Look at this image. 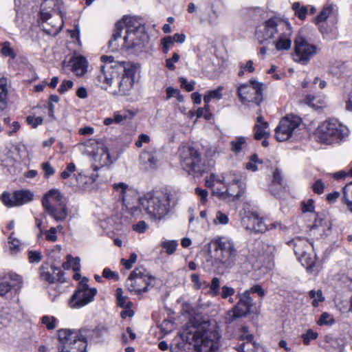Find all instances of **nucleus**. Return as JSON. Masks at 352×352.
Masks as SVG:
<instances>
[{"mask_svg":"<svg viewBox=\"0 0 352 352\" xmlns=\"http://www.w3.org/2000/svg\"><path fill=\"white\" fill-rule=\"evenodd\" d=\"M138 256L135 253H132L130 255L129 259H124L121 260L122 264L125 267L126 269L129 270L131 268L132 265L135 263L137 260Z\"/></svg>","mask_w":352,"mask_h":352,"instance_id":"e2e57ef3","label":"nucleus"},{"mask_svg":"<svg viewBox=\"0 0 352 352\" xmlns=\"http://www.w3.org/2000/svg\"><path fill=\"white\" fill-rule=\"evenodd\" d=\"M52 273L49 272L45 267H41L39 270L41 278L50 283H53L56 281L65 282L64 273L59 267H52Z\"/></svg>","mask_w":352,"mask_h":352,"instance_id":"4be33fe9","label":"nucleus"},{"mask_svg":"<svg viewBox=\"0 0 352 352\" xmlns=\"http://www.w3.org/2000/svg\"><path fill=\"white\" fill-rule=\"evenodd\" d=\"M325 188V184L323 183V182L321 179H317L312 185H311V189L314 191V192L321 195L323 193L324 190Z\"/></svg>","mask_w":352,"mask_h":352,"instance_id":"6e6d98bb","label":"nucleus"},{"mask_svg":"<svg viewBox=\"0 0 352 352\" xmlns=\"http://www.w3.org/2000/svg\"><path fill=\"white\" fill-rule=\"evenodd\" d=\"M306 103L314 108H320L324 104V100L316 96H307L305 98Z\"/></svg>","mask_w":352,"mask_h":352,"instance_id":"a18cd8bd","label":"nucleus"},{"mask_svg":"<svg viewBox=\"0 0 352 352\" xmlns=\"http://www.w3.org/2000/svg\"><path fill=\"white\" fill-rule=\"evenodd\" d=\"M97 294L96 288H90L87 284L78 286L69 300L71 308H80L91 302Z\"/></svg>","mask_w":352,"mask_h":352,"instance_id":"2eb2a0df","label":"nucleus"},{"mask_svg":"<svg viewBox=\"0 0 352 352\" xmlns=\"http://www.w3.org/2000/svg\"><path fill=\"white\" fill-rule=\"evenodd\" d=\"M237 252L215 253L214 261L226 268L232 267L236 263Z\"/></svg>","mask_w":352,"mask_h":352,"instance_id":"cd10ccee","label":"nucleus"},{"mask_svg":"<svg viewBox=\"0 0 352 352\" xmlns=\"http://www.w3.org/2000/svg\"><path fill=\"white\" fill-rule=\"evenodd\" d=\"M146 39L141 22L135 16H124L116 23L109 45L112 50H118L119 47L132 49L144 45Z\"/></svg>","mask_w":352,"mask_h":352,"instance_id":"f257e3e1","label":"nucleus"},{"mask_svg":"<svg viewBox=\"0 0 352 352\" xmlns=\"http://www.w3.org/2000/svg\"><path fill=\"white\" fill-rule=\"evenodd\" d=\"M191 280L193 283V288L196 290L201 289L203 285L208 286V284L206 281L202 283L200 280L199 276L197 274H193L191 275Z\"/></svg>","mask_w":352,"mask_h":352,"instance_id":"680f3d73","label":"nucleus"},{"mask_svg":"<svg viewBox=\"0 0 352 352\" xmlns=\"http://www.w3.org/2000/svg\"><path fill=\"white\" fill-rule=\"evenodd\" d=\"M1 200L8 208L16 207L14 192H3L1 195Z\"/></svg>","mask_w":352,"mask_h":352,"instance_id":"ea45409f","label":"nucleus"},{"mask_svg":"<svg viewBox=\"0 0 352 352\" xmlns=\"http://www.w3.org/2000/svg\"><path fill=\"white\" fill-rule=\"evenodd\" d=\"M269 126L268 123H264L263 125L255 124L254 127V137L256 140H259L261 139H267L270 137V132L267 129Z\"/></svg>","mask_w":352,"mask_h":352,"instance_id":"c9c22d12","label":"nucleus"},{"mask_svg":"<svg viewBox=\"0 0 352 352\" xmlns=\"http://www.w3.org/2000/svg\"><path fill=\"white\" fill-rule=\"evenodd\" d=\"M223 87L222 86L218 87L217 89L212 91H209L204 97V100L206 103L205 109L208 110L209 109L208 103L212 99L220 100L222 98V91Z\"/></svg>","mask_w":352,"mask_h":352,"instance_id":"e433bc0d","label":"nucleus"},{"mask_svg":"<svg viewBox=\"0 0 352 352\" xmlns=\"http://www.w3.org/2000/svg\"><path fill=\"white\" fill-rule=\"evenodd\" d=\"M215 253L237 252L235 243L229 238L220 236L214 241Z\"/></svg>","mask_w":352,"mask_h":352,"instance_id":"a878e982","label":"nucleus"},{"mask_svg":"<svg viewBox=\"0 0 352 352\" xmlns=\"http://www.w3.org/2000/svg\"><path fill=\"white\" fill-rule=\"evenodd\" d=\"M258 344L252 341H246L245 342L239 345L237 351L239 352H256L258 348Z\"/></svg>","mask_w":352,"mask_h":352,"instance_id":"37998d69","label":"nucleus"},{"mask_svg":"<svg viewBox=\"0 0 352 352\" xmlns=\"http://www.w3.org/2000/svg\"><path fill=\"white\" fill-rule=\"evenodd\" d=\"M179 60V55L177 53H174L171 58H168L166 60V66L170 70H174L175 67V63H177Z\"/></svg>","mask_w":352,"mask_h":352,"instance_id":"338daca9","label":"nucleus"},{"mask_svg":"<svg viewBox=\"0 0 352 352\" xmlns=\"http://www.w3.org/2000/svg\"><path fill=\"white\" fill-rule=\"evenodd\" d=\"M69 65L77 76H82L87 71V61L84 56L80 55H75L72 57Z\"/></svg>","mask_w":352,"mask_h":352,"instance_id":"b1692460","label":"nucleus"},{"mask_svg":"<svg viewBox=\"0 0 352 352\" xmlns=\"http://www.w3.org/2000/svg\"><path fill=\"white\" fill-rule=\"evenodd\" d=\"M342 202L346 206L347 210L352 214V182L343 188Z\"/></svg>","mask_w":352,"mask_h":352,"instance_id":"72a5a7b5","label":"nucleus"},{"mask_svg":"<svg viewBox=\"0 0 352 352\" xmlns=\"http://www.w3.org/2000/svg\"><path fill=\"white\" fill-rule=\"evenodd\" d=\"M220 289V279L217 277H214L212 279L211 283L210 285V290L208 291V294L214 297L219 295Z\"/></svg>","mask_w":352,"mask_h":352,"instance_id":"c03bdc74","label":"nucleus"},{"mask_svg":"<svg viewBox=\"0 0 352 352\" xmlns=\"http://www.w3.org/2000/svg\"><path fill=\"white\" fill-rule=\"evenodd\" d=\"M301 123V118L296 115L290 114L283 118L275 129V138L279 142L287 140L294 131Z\"/></svg>","mask_w":352,"mask_h":352,"instance_id":"4468645a","label":"nucleus"},{"mask_svg":"<svg viewBox=\"0 0 352 352\" xmlns=\"http://www.w3.org/2000/svg\"><path fill=\"white\" fill-rule=\"evenodd\" d=\"M45 210L56 221H63L68 216L67 204L55 206L45 209Z\"/></svg>","mask_w":352,"mask_h":352,"instance_id":"c85d7f7f","label":"nucleus"},{"mask_svg":"<svg viewBox=\"0 0 352 352\" xmlns=\"http://www.w3.org/2000/svg\"><path fill=\"white\" fill-rule=\"evenodd\" d=\"M155 281V278L143 267L135 268L130 274L126 283V287L130 292L140 294L148 291V287Z\"/></svg>","mask_w":352,"mask_h":352,"instance_id":"0eeeda50","label":"nucleus"},{"mask_svg":"<svg viewBox=\"0 0 352 352\" xmlns=\"http://www.w3.org/2000/svg\"><path fill=\"white\" fill-rule=\"evenodd\" d=\"M63 204H66V200L58 189L49 190L42 199V205L45 210Z\"/></svg>","mask_w":352,"mask_h":352,"instance_id":"412c9836","label":"nucleus"},{"mask_svg":"<svg viewBox=\"0 0 352 352\" xmlns=\"http://www.w3.org/2000/svg\"><path fill=\"white\" fill-rule=\"evenodd\" d=\"M8 87L6 78H0V111L6 108L8 99Z\"/></svg>","mask_w":352,"mask_h":352,"instance_id":"473e14b6","label":"nucleus"},{"mask_svg":"<svg viewBox=\"0 0 352 352\" xmlns=\"http://www.w3.org/2000/svg\"><path fill=\"white\" fill-rule=\"evenodd\" d=\"M16 207L30 202L34 194L28 190H16L14 192Z\"/></svg>","mask_w":352,"mask_h":352,"instance_id":"c756f323","label":"nucleus"},{"mask_svg":"<svg viewBox=\"0 0 352 352\" xmlns=\"http://www.w3.org/2000/svg\"><path fill=\"white\" fill-rule=\"evenodd\" d=\"M288 29V23L277 17H273L265 21V24L258 27L256 36L260 43L274 41L281 31Z\"/></svg>","mask_w":352,"mask_h":352,"instance_id":"1a4fd4ad","label":"nucleus"},{"mask_svg":"<svg viewBox=\"0 0 352 352\" xmlns=\"http://www.w3.org/2000/svg\"><path fill=\"white\" fill-rule=\"evenodd\" d=\"M221 182L226 184L227 188H230L231 192H233L232 186L235 185L237 190L234 195H236V198L241 197L243 191V184L241 181V176L239 174L235 172L225 173L222 176Z\"/></svg>","mask_w":352,"mask_h":352,"instance_id":"aec40b11","label":"nucleus"},{"mask_svg":"<svg viewBox=\"0 0 352 352\" xmlns=\"http://www.w3.org/2000/svg\"><path fill=\"white\" fill-rule=\"evenodd\" d=\"M0 47H1L0 52L3 55H4L6 56H10L11 58H14L15 54H14L13 50H12V48L10 47V45L8 42H5V43H2L0 45Z\"/></svg>","mask_w":352,"mask_h":352,"instance_id":"5fc2aeb1","label":"nucleus"},{"mask_svg":"<svg viewBox=\"0 0 352 352\" xmlns=\"http://www.w3.org/2000/svg\"><path fill=\"white\" fill-rule=\"evenodd\" d=\"M318 337V333L317 332L314 331L311 329L307 330L305 333H302L301 335L303 343L305 345H309L311 340L317 339Z\"/></svg>","mask_w":352,"mask_h":352,"instance_id":"49530a36","label":"nucleus"},{"mask_svg":"<svg viewBox=\"0 0 352 352\" xmlns=\"http://www.w3.org/2000/svg\"><path fill=\"white\" fill-rule=\"evenodd\" d=\"M309 296L313 299L312 305L314 307H317L320 302L324 300V297L322 296V292L320 289L315 291L314 289L309 292Z\"/></svg>","mask_w":352,"mask_h":352,"instance_id":"a19ab883","label":"nucleus"},{"mask_svg":"<svg viewBox=\"0 0 352 352\" xmlns=\"http://www.w3.org/2000/svg\"><path fill=\"white\" fill-rule=\"evenodd\" d=\"M28 255L30 263H39L42 258L41 253L38 251L30 250Z\"/></svg>","mask_w":352,"mask_h":352,"instance_id":"bf43d9fd","label":"nucleus"},{"mask_svg":"<svg viewBox=\"0 0 352 352\" xmlns=\"http://www.w3.org/2000/svg\"><path fill=\"white\" fill-rule=\"evenodd\" d=\"M113 188L119 194L123 204L128 210H130L131 215L133 217L138 216L141 211H139L135 207L129 208V203L128 201L127 195L131 192H133L132 188H130L127 184L124 182L113 184Z\"/></svg>","mask_w":352,"mask_h":352,"instance_id":"6ab92c4d","label":"nucleus"},{"mask_svg":"<svg viewBox=\"0 0 352 352\" xmlns=\"http://www.w3.org/2000/svg\"><path fill=\"white\" fill-rule=\"evenodd\" d=\"M245 292H248L249 296H250L251 294H257L261 298H263L265 295V289L258 284L252 285L250 289Z\"/></svg>","mask_w":352,"mask_h":352,"instance_id":"864d4df0","label":"nucleus"},{"mask_svg":"<svg viewBox=\"0 0 352 352\" xmlns=\"http://www.w3.org/2000/svg\"><path fill=\"white\" fill-rule=\"evenodd\" d=\"M182 338L192 345L196 352H215L219 346V333L214 327L208 323L193 327L190 331L184 332Z\"/></svg>","mask_w":352,"mask_h":352,"instance_id":"f03ea898","label":"nucleus"},{"mask_svg":"<svg viewBox=\"0 0 352 352\" xmlns=\"http://www.w3.org/2000/svg\"><path fill=\"white\" fill-rule=\"evenodd\" d=\"M41 168L44 171V177L46 178L54 175L56 170L50 164V162H46L41 164Z\"/></svg>","mask_w":352,"mask_h":352,"instance_id":"4d7b16f0","label":"nucleus"},{"mask_svg":"<svg viewBox=\"0 0 352 352\" xmlns=\"http://www.w3.org/2000/svg\"><path fill=\"white\" fill-rule=\"evenodd\" d=\"M317 54L318 47L309 43L301 32H299L294 40V60L302 65H307Z\"/></svg>","mask_w":352,"mask_h":352,"instance_id":"9b49d317","label":"nucleus"},{"mask_svg":"<svg viewBox=\"0 0 352 352\" xmlns=\"http://www.w3.org/2000/svg\"><path fill=\"white\" fill-rule=\"evenodd\" d=\"M100 60L104 65L96 75V80L98 85L107 89L112 85L113 79L124 70V65L123 62H115L111 56H102Z\"/></svg>","mask_w":352,"mask_h":352,"instance_id":"423d86ee","label":"nucleus"},{"mask_svg":"<svg viewBox=\"0 0 352 352\" xmlns=\"http://www.w3.org/2000/svg\"><path fill=\"white\" fill-rule=\"evenodd\" d=\"M241 340L252 341L254 336L252 333H249L248 329L245 326H242L241 328V335L239 336Z\"/></svg>","mask_w":352,"mask_h":352,"instance_id":"052dcab7","label":"nucleus"},{"mask_svg":"<svg viewBox=\"0 0 352 352\" xmlns=\"http://www.w3.org/2000/svg\"><path fill=\"white\" fill-rule=\"evenodd\" d=\"M288 245L293 247L296 256L309 252L311 248V243L305 238L296 237L287 242Z\"/></svg>","mask_w":352,"mask_h":352,"instance_id":"393cba45","label":"nucleus"},{"mask_svg":"<svg viewBox=\"0 0 352 352\" xmlns=\"http://www.w3.org/2000/svg\"><path fill=\"white\" fill-rule=\"evenodd\" d=\"M179 80L182 87L185 89L187 91L190 92L194 90L195 83L194 81L188 82L186 78L183 77L180 78Z\"/></svg>","mask_w":352,"mask_h":352,"instance_id":"0e129e2a","label":"nucleus"},{"mask_svg":"<svg viewBox=\"0 0 352 352\" xmlns=\"http://www.w3.org/2000/svg\"><path fill=\"white\" fill-rule=\"evenodd\" d=\"M140 160L146 168H155L158 162L156 151L153 148L144 150L140 155Z\"/></svg>","mask_w":352,"mask_h":352,"instance_id":"bb28decb","label":"nucleus"},{"mask_svg":"<svg viewBox=\"0 0 352 352\" xmlns=\"http://www.w3.org/2000/svg\"><path fill=\"white\" fill-rule=\"evenodd\" d=\"M21 250V243L19 240L12 236V234L8 239L6 245V251L11 255H16Z\"/></svg>","mask_w":352,"mask_h":352,"instance_id":"2f4dec72","label":"nucleus"},{"mask_svg":"<svg viewBox=\"0 0 352 352\" xmlns=\"http://www.w3.org/2000/svg\"><path fill=\"white\" fill-rule=\"evenodd\" d=\"M56 233L57 228H55V227L50 228V230L45 232L46 240L51 242H56L58 239Z\"/></svg>","mask_w":352,"mask_h":352,"instance_id":"13d9d810","label":"nucleus"},{"mask_svg":"<svg viewBox=\"0 0 352 352\" xmlns=\"http://www.w3.org/2000/svg\"><path fill=\"white\" fill-rule=\"evenodd\" d=\"M89 331L60 329L58 332V339L62 346L59 352H85L86 337Z\"/></svg>","mask_w":352,"mask_h":352,"instance_id":"39448f33","label":"nucleus"},{"mask_svg":"<svg viewBox=\"0 0 352 352\" xmlns=\"http://www.w3.org/2000/svg\"><path fill=\"white\" fill-rule=\"evenodd\" d=\"M22 278L13 272L6 274L0 282V296H5L12 289L17 292L22 285Z\"/></svg>","mask_w":352,"mask_h":352,"instance_id":"a211bd4d","label":"nucleus"},{"mask_svg":"<svg viewBox=\"0 0 352 352\" xmlns=\"http://www.w3.org/2000/svg\"><path fill=\"white\" fill-rule=\"evenodd\" d=\"M241 223L244 228L250 232L263 233L269 230L268 225L256 213L245 215Z\"/></svg>","mask_w":352,"mask_h":352,"instance_id":"f3484780","label":"nucleus"},{"mask_svg":"<svg viewBox=\"0 0 352 352\" xmlns=\"http://www.w3.org/2000/svg\"><path fill=\"white\" fill-rule=\"evenodd\" d=\"M56 319L53 316H44L41 318V322L46 326L47 329L52 330L56 328Z\"/></svg>","mask_w":352,"mask_h":352,"instance_id":"603ef678","label":"nucleus"},{"mask_svg":"<svg viewBox=\"0 0 352 352\" xmlns=\"http://www.w3.org/2000/svg\"><path fill=\"white\" fill-rule=\"evenodd\" d=\"M292 10L294 12L295 16L299 19L304 20L308 13V7L302 6L299 2H295L292 4Z\"/></svg>","mask_w":352,"mask_h":352,"instance_id":"4c0bfd02","label":"nucleus"},{"mask_svg":"<svg viewBox=\"0 0 352 352\" xmlns=\"http://www.w3.org/2000/svg\"><path fill=\"white\" fill-rule=\"evenodd\" d=\"M237 297L239 298L238 303L227 314L225 318L226 323L230 324L237 318L248 316L254 305L253 299L248 295V292L239 294Z\"/></svg>","mask_w":352,"mask_h":352,"instance_id":"ddd939ff","label":"nucleus"},{"mask_svg":"<svg viewBox=\"0 0 352 352\" xmlns=\"http://www.w3.org/2000/svg\"><path fill=\"white\" fill-rule=\"evenodd\" d=\"M98 146L96 152L94 153V155L96 157L98 155H100L103 163L107 164V163H112L111 160V155L109 153L108 148L105 146L104 141L102 140L96 141Z\"/></svg>","mask_w":352,"mask_h":352,"instance_id":"7c9ffc66","label":"nucleus"},{"mask_svg":"<svg viewBox=\"0 0 352 352\" xmlns=\"http://www.w3.org/2000/svg\"><path fill=\"white\" fill-rule=\"evenodd\" d=\"M73 82L70 80H64L58 88V91L60 94H64L73 87Z\"/></svg>","mask_w":352,"mask_h":352,"instance_id":"774afa93","label":"nucleus"},{"mask_svg":"<svg viewBox=\"0 0 352 352\" xmlns=\"http://www.w3.org/2000/svg\"><path fill=\"white\" fill-rule=\"evenodd\" d=\"M123 65L124 70L120 74L122 76L119 82V91L122 95H128L134 84L136 68L129 63L123 62Z\"/></svg>","mask_w":352,"mask_h":352,"instance_id":"dca6fc26","label":"nucleus"},{"mask_svg":"<svg viewBox=\"0 0 352 352\" xmlns=\"http://www.w3.org/2000/svg\"><path fill=\"white\" fill-rule=\"evenodd\" d=\"M177 245L178 243L175 240L166 241L162 242V246L163 247L164 249L166 250V252L168 255L173 254L176 251Z\"/></svg>","mask_w":352,"mask_h":352,"instance_id":"09e8293b","label":"nucleus"},{"mask_svg":"<svg viewBox=\"0 0 352 352\" xmlns=\"http://www.w3.org/2000/svg\"><path fill=\"white\" fill-rule=\"evenodd\" d=\"M64 3L61 0H44L41 5V19L43 21H47L52 17L51 11L58 12L62 20L58 24H53L52 28L45 30L47 34L56 36L63 27V17L65 12L63 10Z\"/></svg>","mask_w":352,"mask_h":352,"instance_id":"9d476101","label":"nucleus"},{"mask_svg":"<svg viewBox=\"0 0 352 352\" xmlns=\"http://www.w3.org/2000/svg\"><path fill=\"white\" fill-rule=\"evenodd\" d=\"M349 133L346 126L338 120L331 119L321 123L316 129V138L318 142L330 145L344 140Z\"/></svg>","mask_w":352,"mask_h":352,"instance_id":"20e7f679","label":"nucleus"},{"mask_svg":"<svg viewBox=\"0 0 352 352\" xmlns=\"http://www.w3.org/2000/svg\"><path fill=\"white\" fill-rule=\"evenodd\" d=\"M335 323V320L330 314L327 312H324L321 316L320 319L318 320L317 324L318 325H333Z\"/></svg>","mask_w":352,"mask_h":352,"instance_id":"de8ad7c7","label":"nucleus"},{"mask_svg":"<svg viewBox=\"0 0 352 352\" xmlns=\"http://www.w3.org/2000/svg\"><path fill=\"white\" fill-rule=\"evenodd\" d=\"M180 163L182 168L189 174L201 173V155L195 148L190 146H182L179 150Z\"/></svg>","mask_w":352,"mask_h":352,"instance_id":"f8f14e48","label":"nucleus"},{"mask_svg":"<svg viewBox=\"0 0 352 352\" xmlns=\"http://www.w3.org/2000/svg\"><path fill=\"white\" fill-rule=\"evenodd\" d=\"M228 221L229 218L226 214L222 212L221 210L216 212L215 218L213 219V223L215 225H226L228 223Z\"/></svg>","mask_w":352,"mask_h":352,"instance_id":"3c124183","label":"nucleus"},{"mask_svg":"<svg viewBox=\"0 0 352 352\" xmlns=\"http://www.w3.org/2000/svg\"><path fill=\"white\" fill-rule=\"evenodd\" d=\"M262 84L255 80L241 84L237 88L240 102L246 106L259 105L263 100Z\"/></svg>","mask_w":352,"mask_h":352,"instance_id":"6e6552de","label":"nucleus"},{"mask_svg":"<svg viewBox=\"0 0 352 352\" xmlns=\"http://www.w3.org/2000/svg\"><path fill=\"white\" fill-rule=\"evenodd\" d=\"M213 194L221 199L228 201L234 200L236 198L234 192H231L230 188H228L225 191H221L219 188H217L213 190Z\"/></svg>","mask_w":352,"mask_h":352,"instance_id":"79ce46f5","label":"nucleus"},{"mask_svg":"<svg viewBox=\"0 0 352 352\" xmlns=\"http://www.w3.org/2000/svg\"><path fill=\"white\" fill-rule=\"evenodd\" d=\"M246 144L245 137H237L230 142L231 151L235 153H240Z\"/></svg>","mask_w":352,"mask_h":352,"instance_id":"58836bf2","label":"nucleus"},{"mask_svg":"<svg viewBox=\"0 0 352 352\" xmlns=\"http://www.w3.org/2000/svg\"><path fill=\"white\" fill-rule=\"evenodd\" d=\"M333 13V8L332 6H327L323 8L320 14L316 18V23L319 26L320 32H324L322 28V23L325 21Z\"/></svg>","mask_w":352,"mask_h":352,"instance_id":"f704fd0d","label":"nucleus"},{"mask_svg":"<svg viewBox=\"0 0 352 352\" xmlns=\"http://www.w3.org/2000/svg\"><path fill=\"white\" fill-rule=\"evenodd\" d=\"M139 205L151 219L161 220L169 212L170 198L162 192H148L139 199Z\"/></svg>","mask_w":352,"mask_h":352,"instance_id":"7ed1b4c3","label":"nucleus"},{"mask_svg":"<svg viewBox=\"0 0 352 352\" xmlns=\"http://www.w3.org/2000/svg\"><path fill=\"white\" fill-rule=\"evenodd\" d=\"M297 258L301 262L302 265L306 266L307 268L312 267L314 264V260L311 258L309 252L297 256Z\"/></svg>","mask_w":352,"mask_h":352,"instance_id":"8fccbe9b","label":"nucleus"},{"mask_svg":"<svg viewBox=\"0 0 352 352\" xmlns=\"http://www.w3.org/2000/svg\"><path fill=\"white\" fill-rule=\"evenodd\" d=\"M76 170V165L71 162L67 164L66 169L61 173V177L63 179L68 178L71 174Z\"/></svg>","mask_w":352,"mask_h":352,"instance_id":"69168bd1","label":"nucleus"},{"mask_svg":"<svg viewBox=\"0 0 352 352\" xmlns=\"http://www.w3.org/2000/svg\"><path fill=\"white\" fill-rule=\"evenodd\" d=\"M291 34L292 30L288 23V29L281 31V33L277 35V37H276L272 43L278 51L288 50L290 49L292 45L290 39Z\"/></svg>","mask_w":352,"mask_h":352,"instance_id":"5701e85b","label":"nucleus"}]
</instances>
